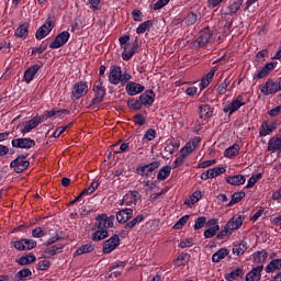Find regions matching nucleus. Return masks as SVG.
<instances>
[{"label": "nucleus", "mask_w": 281, "mask_h": 281, "mask_svg": "<svg viewBox=\"0 0 281 281\" xmlns=\"http://www.w3.org/2000/svg\"><path fill=\"white\" fill-rule=\"evenodd\" d=\"M131 80V74L127 71L122 72V67L112 66L109 72V82L111 85H121L124 87Z\"/></svg>", "instance_id": "nucleus-1"}, {"label": "nucleus", "mask_w": 281, "mask_h": 281, "mask_svg": "<svg viewBox=\"0 0 281 281\" xmlns=\"http://www.w3.org/2000/svg\"><path fill=\"white\" fill-rule=\"evenodd\" d=\"M245 222L244 215H235L233 216L227 224L225 225L224 229L217 235V238L223 239L227 236H231L232 232L235 229H240L243 227V223Z\"/></svg>", "instance_id": "nucleus-2"}, {"label": "nucleus", "mask_w": 281, "mask_h": 281, "mask_svg": "<svg viewBox=\"0 0 281 281\" xmlns=\"http://www.w3.org/2000/svg\"><path fill=\"white\" fill-rule=\"evenodd\" d=\"M245 104H247V102H245V97L239 94L233 98L231 102L227 101L223 104V112L232 115L233 113H236V111H238L241 106H245Z\"/></svg>", "instance_id": "nucleus-3"}, {"label": "nucleus", "mask_w": 281, "mask_h": 281, "mask_svg": "<svg viewBox=\"0 0 281 281\" xmlns=\"http://www.w3.org/2000/svg\"><path fill=\"white\" fill-rule=\"evenodd\" d=\"M199 144H201V137L195 136L180 149V154L186 158L190 157L199 148Z\"/></svg>", "instance_id": "nucleus-4"}, {"label": "nucleus", "mask_w": 281, "mask_h": 281, "mask_svg": "<svg viewBox=\"0 0 281 281\" xmlns=\"http://www.w3.org/2000/svg\"><path fill=\"white\" fill-rule=\"evenodd\" d=\"M97 225L95 227L109 229L113 227L115 222V215H108L106 213H102L95 217Z\"/></svg>", "instance_id": "nucleus-5"}, {"label": "nucleus", "mask_w": 281, "mask_h": 281, "mask_svg": "<svg viewBox=\"0 0 281 281\" xmlns=\"http://www.w3.org/2000/svg\"><path fill=\"white\" fill-rule=\"evenodd\" d=\"M278 130V121H263L259 128V137H267L273 135V132Z\"/></svg>", "instance_id": "nucleus-6"}, {"label": "nucleus", "mask_w": 281, "mask_h": 281, "mask_svg": "<svg viewBox=\"0 0 281 281\" xmlns=\"http://www.w3.org/2000/svg\"><path fill=\"white\" fill-rule=\"evenodd\" d=\"M159 166H161V162L153 161L148 165L140 166V167L136 168V172L140 177L148 179V177H150V175H153V172H155V170H157V168H159Z\"/></svg>", "instance_id": "nucleus-7"}, {"label": "nucleus", "mask_w": 281, "mask_h": 281, "mask_svg": "<svg viewBox=\"0 0 281 281\" xmlns=\"http://www.w3.org/2000/svg\"><path fill=\"white\" fill-rule=\"evenodd\" d=\"M29 166L30 161H27L25 156H19L10 164V167L14 170V172H18V175L27 170Z\"/></svg>", "instance_id": "nucleus-8"}, {"label": "nucleus", "mask_w": 281, "mask_h": 281, "mask_svg": "<svg viewBox=\"0 0 281 281\" xmlns=\"http://www.w3.org/2000/svg\"><path fill=\"white\" fill-rule=\"evenodd\" d=\"M260 91L263 95H271L280 91V86L278 81L273 79H268L263 85L260 86Z\"/></svg>", "instance_id": "nucleus-9"}, {"label": "nucleus", "mask_w": 281, "mask_h": 281, "mask_svg": "<svg viewBox=\"0 0 281 281\" xmlns=\"http://www.w3.org/2000/svg\"><path fill=\"white\" fill-rule=\"evenodd\" d=\"M11 245L18 249V251H30V249H34L36 247V240L34 239H20L16 241H12Z\"/></svg>", "instance_id": "nucleus-10"}, {"label": "nucleus", "mask_w": 281, "mask_h": 281, "mask_svg": "<svg viewBox=\"0 0 281 281\" xmlns=\"http://www.w3.org/2000/svg\"><path fill=\"white\" fill-rule=\"evenodd\" d=\"M70 36L69 32L63 31L49 44L50 49H58L59 47H63V45H67Z\"/></svg>", "instance_id": "nucleus-11"}, {"label": "nucleus", "mask_w": 281, "mask_h": 281, "mask_svg": "<svg viewBox=\"0 0 281 281\" xmlns=\"http://www.w3.org/2000/svg\"><path fill=\"white\" fill-rule=\"evenodd\" d=\"M93 91L95 93L91 101V104H100L104 101V95H106V90L102 86V81H97L93 86Z\"/></svg>", "instance_id": "nucleus-12"}, {"label": "nucleus", "mask_w": 281, "mask_h": 281, "mask_svg": "<svg viewBox=\"0 0 281 281\" xmlns=\"http://www.w3.org/2000/svg\"><path fill=\"white\" fill-rule=\"evenodd\" d=\"M52 30H54V21H52V19H47L46 23H44L40 29H37L35 37L37 38V41H43L45 36H48Z\"/></svg>", "instance_id": "nucleus-13"}, {"label": "nucleus", "mask_w": 281, "mask_h": 281, "mask_svg": "<svg viewBox=\"0 0 281 281\" xmlns=\"http://www.w3.org/2000/svg\"><path fill=\"white\" fill-rule=\"evenodd\" d=\"M40 124H41V116H35L30 121L19 125V128L22 135H27V133H30L31 131H34V128H36V126H38Z\"/></svg>", "instance_id": "nucleus-14"}, {"label": "nucleus", "mask_w": 281, "mask_h": 281, "mask_svg": "<svg viewBox=\"0 0 281 281\" xmlns=\"http://www.w3.org/2000/svg\"><path fill=\"white\" fill-rule=\"evenodd\" d=\"M89 92V86L85 81H79L72 87V98L80 100L83 95Z\"/></svg>", "instance_id": "nucleus-15"}, {"label": "nucleus", "mask_w": 281, "mask_h": 281, "mask_svg": "<svg viewBox=\"0 0 281 281\" xmlns=\"http://www.w3.org/2000/svg\"><path fill=\"white\" fill-rule=\"evenodd\" d=\"M117 247H120V236L113 235L110 239L103 243L102 251L103 254H111L112 251H115Z\"/></svg>", "instance_id": "nucleus-16"}, {"label": "nucleus", "mask_w": 281, "mask_h": 281, "mask_svg": "<svg viewBox=\"0 0 281 281\" xmlns=\"http://www.w3.org/2000/svg\"><path fill=\"white\" fill-rule=\"evenodd\" d=\"M13 148H34L36 146V142L32 138H15L11 142Z\"/></svg>", "instance_id": "nucleus-17"}, {"label": "nucleus", "mask_w": 281, "mask_h": 281, "mask_svg": "<svg viewBox=\"0 0 281 281\" xmlns=\"http://www.w3.org/2000/svg\"><path fill=\"white\" fill-rule=\"evenodd\" d=\"M146 89L144 86L137 82H128L125 86V91L128 95H138V93H142Z\"/></svg>", "instance_id": "nucleus-18"}, {"label": "nucleus", "mask_w": 281, "mask_h": 281, "mask_svg": "<svg viewBox=\"0 0 281 281\" xmlns=\"http://www.w3.org/2000/svg\"><path fill=\"white\" fill-rule=\"evenodd\" d=\"M267 150L270 153H281V135L273 136L269 139Z\"/></svg>", "instance_id": "nucleus-19"}, {"label": "nucleus", "mask_w": 281, "mask_h": 281, "mask_svg": "<svg viewBox=\"0 0 281 281\" xmlns=\"http://www.w3.org/2000/svg\"><path fill=\"white\" fill-rule=\"evenodd\" d=\"M263 269H265V266L262 265L256 268H252V270L246 274V281H260V278H262Z\"/></svg>", "instance_id": "nucleus-20"}, {"label": "nucleus", "mask_w": 281, "mask_h": 281, "mask_svg": "<svg viewBox=\"0 0 281 281\" xmlns=\"http://www.w3.org/2000/svg\"><path fill=\"white\" fill-rule=\"evenodd\" d=\"M133 218V209H123L116 213L117 223H127Z\"/></svg>", "instance_id": "nucleus-21"}, {"label": "nucleus", "mask_w": 281, "mask_h": 281, "mask_svg": "<svg viewBox=\"0 0 281 281\" xmlns=\"http://www.w3.org/2000/svg\"><path fill=\"white\" fill-rule=\"evenodd\" d=\"M139 100L143 106H151L153 102H155V92L153 90H146L140 94Z\"/></svg>", "instance_id": "nucleus-22"}, {"label": "nucleus", "mask_w": 281, "mask_h": 281, "mask_svg": "<svg viewBox=\"0 0 281 281\" xmlns=\"http://www.w3.org/2000/svg\"><path fill=\"white\" fill-rule=\"evenodd\" d=\"M225 181L231 186H245V181H247V178H245V176L243 175H236L226 177Z\"/></svg>", "instance_id": "nucleus-23"}, {"label": "nucleus", "mask_w": 281, "mask_h": 281, "mask_svg": "<svg viewBox=\"0 0 281 281\" xmlns=\"http://www.w3.org/2000/svg\"><path fill=\"white\" fill-rule=\"evenodd\" d=\"M41 69V66L33 65L30 68H27L24 72V80L25 82L30 83L34 80V76L38 74V70Z\"/></svg>", "instance_id": "nucleus-24"}, {"label": "nucleus", "mask_w": 281, "mask_h": 281, "mask_svg": "<svg viewBox=\"0 0 281 281\" xmlns=\"http://www.w3.org/2000/svg\"><path fill=\"white\" fill-rule=\"evenodd\" d=\"M137 199H139V192L131 191L123 198L124 205H137Z\"/></svg>", "instance_id": "nucleus-25"}, {"label": "nucleus", "mask_w": 281, "mask_h": 281, "mask_svg": "<svg viewBox=\"0 0 281 281\" xmlns=\"http://www.w3.org/2000/svg\"><path fill=\"white\" fill-rule=\"evenodd\" d=\"M135 44H125L123 46L122 58L123 60H130L135 56Z\"/></svg>", "instance_id": "nucleus-26"}, {"label": "nucleus", "mask_w": 281, "mask_h": 281, "mask_svg": "<svg viewBox=\"0 0 281 281\" xmlns=\"http://www.w3.org/2000/svg\"><path fill=\"white\" fill-rule=\"evenodd\" d=\"M126 267V262L121 261L120 263L112 266L110 268V271H112L109 274V278H120L122 276V271H124V268Z\"/></svg>", "instance_id": "nucleus-27"}, {"label": "nucleus", "mask_w": 281, "mask_h": 281, "mask_svg": "<svg viewBox=\"0 0 281 281\" xmlns=\"http://www.w3.org/2000/svg\"><path fill=\"white\" fill-rule=\"evenodd\" d=\"M199 115L201 120H207V117H212L214 115V110H212V106L204 104L199 106Z\"/></svg>", "instance_id": "nucleus-28"}, {"label": "nucleus", "mask_w": 281, "mask_h": 281, "mask_svg": "<svg viewBox=\"0 0 281 281\" xmlns=\"http://www.w3.org/2000/svg\"><path fill=\"white\" fill-rule=\"evenodd\" d=\"M267 258H269L267 250H259L252 255V260L256 265H262L263 262H267Z\"/></svg>", "instance_id": "nucleus-29"}, {"label": "nucleus", "mask_w": 281, "mask_h": 281, "mask_svg": "<svg viewBox=\"0 0 281 281\" xmlns=\"http://www.w3.org/2000/svg\"><path fill=\"white\" fill-rule=\"evenodd\" d=\"M229 256V250L227 248H221L216 252L213 254L212 256V261L213 262H221V260H225Z\"/></svg>", "instance_id": "nucleus-30"}, {"label": "nucleus", "mask_w": 281, "mask_h": 281, "mask_svg": "<svg viewBox=\"0 0 281 281\" xmlns=\"http://www.w3.org/2000/svg\"><path fill=\"white\" fill-rule=\"evenodd\" d=\"M214 74H216V68H213L202 78L200 89H206V87H210V82L214 79Z\"/></svg>", "instance_id": "nucleus-31"}, {"label": "nucleus", "mask_w": 281, "mask_h": 281, "mask_svg": "<svg viewBox=\"0 0 281 281\" xmlns=\"http://www.w3.org/2000/svg\"><path fill=\"white\" fill-rule=\"evenodd\" d=\"M104 238H109V231L106 228H99L92 234V240H104Z\"/></svg>", "instance_id": "nucleus-32"}, {"label": "nucleus", "mask_w": 281, "mask_h": 281, "mask_svg": "<svg viewBox=\"0 0 281 281\" xmlns=\"http://www.w3.org/2000/svg\"><path fill=\"white\" fill-rule=\"evenodd\" d=\"M239 153H240V145L234 144L233 146L224 150V157L232 159V157H236Z\"/></svg>", "instance_id": "nucleus-33"}, {"label": "nucleus", "mask_w": 281, "mask_h": 281, "mask_svg": "<svg viewBox=\"0 0 281 281\" xmlns=\"http://www.w3.org/2000/svg\"><path fill=\"white\" fill-rule=\"evenodd\" d=\"M170 172H172L171 166H164L160 168L157 175L158 181H166V179L170 177Z\"/></svg>", "instance_id": "nucleus-34"}, {"label": "nucleus", "mask_w": 281, "mask_h": 281, "mask_svg": "<svg viewBox=\"0 0 281 281\" xmlns=\"http://www.w3.org/2000/svg\"><path fill=\"white\" fill-rule=\"evenodd\" d=\"M188 262H190V256L187 252H182L176 258L173 265L176 267H186Z\"/></svg>", "instance_id": "nucleus-35"}, {"label": "nucleus", "mask_w": 281, "mask_h": 281, "mask_svg": "<svg viewBox=\"0 0 281 281\" xmlns=\"http://www.w3.org/2000/svg\"><path fill=\"white\" fill-rule=\"evenodd\" d=\"M281 259H274L266 267V273H273V271H280Z\"/></svg>", "instance_id": "nucleus-36"}, {"label": "nucleus", "mask_w": 281, "mask_h": 281, "mask_svg": "<svg viewBox=\"0 0 281 281\" xmlns=\"http://www.w3.org/2000/svg\"><path fill=\"white\" fill-rule=\"evenodd\" d=\"M95 247L91 244L82 245L81 247L77 248L74 256H82V254H91Z\"/></svg>", "instance_id": "nucleus-37"}, {"label": "nucleus", "mask_w": 281, "mask_h": 281, "mask_svg": "<svg viewBox=\"0 0 281 281\" xmlns=\"http://www.w3.org/2000/svg\"><path fill=\"white\" fill-rule=\"evenodd\" d=\"M203 199V194L201 191H194L188 200H186V205H194V203H199Z\"/></svg>", "instance_id": "nucleus-38"}, {"label": "nucleus", "mask_w": 281, "mask_h": 281, "mask_svg": "<svg viewBox=\"0 0 281 281\" xmlns=\"http://www.w3.org/2000/svg\"><path fill=\"white\" fill-rule=\"evenodd\" d=\"M244 0H237L235 2H233L231 5H228L227 8V14L233 15L236 14L238 12V10H240V8L243 7Z\"/></svg>", "instance_id": "nucleus-39"}, {"label": "nucleus", "mask_w": 281, "mask_h": 281, "mask_svg": "<svg viewBox=\"0 0 281 281\" xmlns=\"http://www.w3.org/2000/svg\"><path fill=\"white\" fill-rule=\"evenodd\" d=\"M247 251V244L245 241H241L233 247V254L235 256H243Z\"/></svg>", "instance_id": "nucleus-40"}, {"label": "nucleus", "mask_w": 281, "mask_h": 281, "mask_svg": "<svg viewBox=\"0 0 281 281\" xmlns=\"http://www.w3.org/2000/svg\"><path fill=\"white\" fill-rule=\"evenodd\" d=\"M32 262H36V256H34V254H29L24 257H21L18 261V263L21 266L32 265Z\"/></svg>", "instance_id": "nucleus-41"}, {"label": "nucleus", "mask_w": 281, "mask_h": 281, "mask_svg": "<svg viewBox=\"0 0 281 281\" xmlns=\"http://www.w3.org/2000/svg\"><path fill=\"white\" fill-rule=\"evenodd\" d=\"M32 276V270L30 269H22L15 274L16 281H25L27 278Z\"/></svg>", "instance_id": "nucleus-42"}, {"label": "nucleus", "mask_w": 281, "mask_h": 281, "mask_svg": "<svg viewBox=\"0 0 281 281\" xmlns=\"http://www.w3.org/2000/svg\"><path fill=\"white\" fill-rule=\"evenodd\" d=\"M144 221V215H137L132 221L127 222L124 226L125 229H133L136 225H139Z\"/></svg>", "instance_id": "nucleus-43"}, {"label": "nucleus", "mask_w": 281, "mask_h": 281, "mask_svg": "<svg viewBox=\"0 0 281 281\" xmlns=\"http://www.w3.org/2000/svg\"><path fill=\"white\" fill-rule=\"evenodd\" d=\"M207 170L211 179H215V177H221V175H224V172H226L225 167H214Z\"/></svg>", "instance_id": "nucleus-44"}, {"label": "nucleus", "mask_w": 281, "mask_h": 281, "mask_svg": "<svg viewBox=\"0 0 281 281\" xmlns=\"http://www.w3.org/2000/svg\"><path fill=\"white\" fill-rule=\"evenodd\" d=\"M243 199H245V192L240 191V192H235L232 195V200L228 203V207H232V205H236V203H240V201H243Z\"/></svg>", "instance_id": "nucleus-45"}, {"label": "nucleus", "mask_w": 281, "mask_h": 281, "mask_svg": "<svg viewBox=\"0 0 281 281\" xmlns=\"http://www.w3.org/2000/svg\"><path fill=\"white\" fill-rule=\"evenodd\" d=\"M210 38H211L210 33L202 32L198 38V43H199L200 47H205V45H207V43H210Z\"/></svg>", "instance_id": "nucleus-46"}, {"label": "nucleus", "mask_w": 281, "mask_h": 281, "mask_svg": "<svg viewBox=\"0 0 281 281\" xmlns=\"http://www.w3.org/2000/svg\"><path fill=\"white\" fill-rule=\"evenodd\" d=\"M150 27H153V21H145L136 29V33L144 34V32H146V30H150Z\"/></svg>", "instance_id": "nucleus-47"}, {"label": "nucleus", "mask_w": 281, "mask_h": 281, "mask_svg": "<svg viewBox=\"0 0 281 281\" xmlns=\"http://www.w3.org/2000/svg\"><path fill=\"white\" fill-rule=\"evenodd\" d=\"M27 34V24H22L15 30V36H19L20 38H25Z\"/></svg>", "instance_id": "nucleus-48"}, {"label": "nucleus", "mask_w": 281, "mask_h": 281, "mask_svg": "<svg viewBox=\"0 0 281 281\" xmlns=\"http://www.w3.org/2000/svg\"><path fill=\"white\" fill-rule=\"evenodd\" d=\"M243 276V269L237 268L226 276L227 281H234Z\"/></svg>", "instance_id": "nucleus-49"}, {"label": "nucleus", "mask_w": 281, "mask_h": 281, "mask_svg": "<svg viewBox=\"0 0 281 281\" xmlns=\"http://www.w3.org/2000/svg\"><path fill=\"white\" fill-rule=\"evenodd\" d=\"M218 229H221L220 225H215L213 227L207 228L204 232V237H206V238H214V236H216V233L218 232Z\"/></svg>", "instance_id": "nucleus-50"}, {"label": "nucleus", "mask_w": 281, "mask_h": 281, "mask_svg": "<svg viewBox=\"0 0 281 281\" xmlns=\"http://www.w3.org/2000/svg\"><path fill=\"white\" fill-rule=\"evenodd\" d=\"M260 179H262V173L252 175L249 178L246 188H254V186H256Z\"/></svg>", "instance_id": "nucleus-51"}, {"label": "nucleus", "mask_w": 281, "mask_h": 281, "mask_svg": "<svg viewBox=\"0 0 281 281\" xmlns=\"http://www.w3.org/2000/svg\"><path fill=\"white\" fill-rule=\"evenodd\" d=\"M58 113H63V110H50L46 111L44 115L41 117V122H45L49 120V117H54L55 115H58Z\"/></svg>", "instance_id": "nucleus-52"}, {"label": "nucleus", "mask_w": 281, "mask_h": 281, "mask_svg": "<svg viewBox=\"0 0 281 281\" xmlns=\"http://www.w3.org/2000/svg\"><path fill=\"white\" fill-rule=\"evenodd\" d=\"M188 221H190V215H184L182 216L175 225H173V229H183L186 223H188Z\"/></svg>", "instance_id": "nucleus-53"}, {"label": "nucleus", "mask_w": 281, "mask_h": 281, "mask_svg": "<svg viewBox=\"0 0 281 281\" xmlns=\"http://www.w3.org/2000/svg\"><path fill=\"white\" fill-rule=\"evenodd\" d=\"M186 156H183V154H180L179 157L176 158V160L172 162V170L183 166V164H186Z\"/></svg>", "instance_id": "nucleus-54"}, {"label": "nucleus", "mask_w": 281, "mask_h": 281, "mask_svg": "<svg viewBox=\"0 0 281 281\" xmlns=\"http://www.w3.org/2000/svg\"><path fill=\"white\" fill-rule=\"evenodd\" d=\"M59 249L60 247L54 245L44 251V256H46V258H52V256H56V254H58Z\"/></svg>", "instance_id": "nucleus-55"}, {"label": "nucleus", "mask_w": 281, "mask_h": 281, "mask_svg": "<svg viewBox=\"0 0 281 281\" xmlns=\"http://www.w3.org/2000/svg\"><path fill=\"white\" fill-rule=\"evenodd\" d=\"M127 106L130 109H132L133 111H139V109H142V106H144V105H143L140 99H138V100L127 102Z\"/></svg>", "instance_id": "nucleus-56"}, {"label": "nucleus", "mask_w": 281, "mask_h": 281, "mask_svg": "<svg viewBox=\"0 0 281 281\" xmlns=\"http://www.w3.org/2000/svg\"><path fill=\"white\" fill-rule=\"evenodd\" d=\"M206 221L207 218H205V216H201V217H198L195 220V224H194V229H203V227H205L206 225Z\"/></svg>", "instance_id": "nucleus-57"}, {"label": "nucleus", "mask_w": 281, "mask_h": 281, "mask_svg": "<svg viewBox=\"0 0 281 281\" xmlns=\"http://www.w3.org/2000/svg\"><path fill=\"white\" fill-rule=\"evenodd\" d=\"M134 120V124L138 125V126H144L146 124V116L144 114H136L133 117Z\"/></svg>", "instance_id": "nucleus-58"}, {"label": "nucleus", "mask_w": 281, "mask_h": 281, "mask_svg": "<svg viewBox=\"0 0 281 281\" xmlns=\"http://www.w3.org/2000/svg\"><path fill=\"white\" fill-rule=\"evenodd\" d=\"M227 87H229V79H225L217 88V91L221 95L227 93Z\"/></svg>", "instance_id": "nucleus-59"}, {"label": "nucleus", "mask_w": 281, "mask_h": 281, "mask_svg": "<svg viewBox=\"0 0 281 281\" xmlns=\"http://www.w3.org/2000/svg\"><path fill=\"white\" fill-rule=\"evenodd\" d=\"M198 15L193 12L188 13V15L184 19L186 25H194L196 23Z\"/></svg>", "instance_id": "nucleus-60"}, {"label": "nucleus", "mask_w": 281, "mask_h": 281, "mask_svg": "<svg viewBox=\"0 0 281 281\" xmlns=\"http://www.w3.org/2000/svg\"><path fill=\"white\" fill-rule=\"evenodd\" d=\"M49 267H52V263L49 262V260L46 259H43L37 263L38 271H47Z\"/></svg>", "instance_id": "nucleus-61"}, {"label": "nucleus", "mask_w": 281, "mask_h": 281, "mask_svg": "<svg viewBox=\"0 0 281 281\" xmlns=\"http://www.w3.org/2000/svg\"><path fill=\"white\" fill-rule=\"evenodd\" d=\"M157 133L155 132V130H148L144 136L143 139H146V142H153V139H155Z\"/></svg>", "instance_id": "nucleus-62"}, {"label": "nucleus", "mask_w": 281, "mask_h": 281, "mask_svg": "<svg viewBox=\"0 0 281 281\" xmlns=\"http://www.w3.org/2000/svg\"><path fill=\"white\" fill-rule=\"evenodd\" d=\"M268 115L270 117H278L281 115V105L276 106L274 109H271L268 111Z\"/></svg>", "instance_id": "nucleus-63"}, {"label": "nucleus", "mask_w": 281, "mask_h": 281, "mask_svg": "<svg viewBox=\"0 0 281 281\" xmlns=\"http://www.w3.org/2000/svg\"><path fill=\"white\" fill-rule=\"evenodd\" d=\"M33 238H43L45 236V229H42L41 227L34 228L32 231Z\"/></svg>", "instance_id": "nucleus-64"}]
</instances>
